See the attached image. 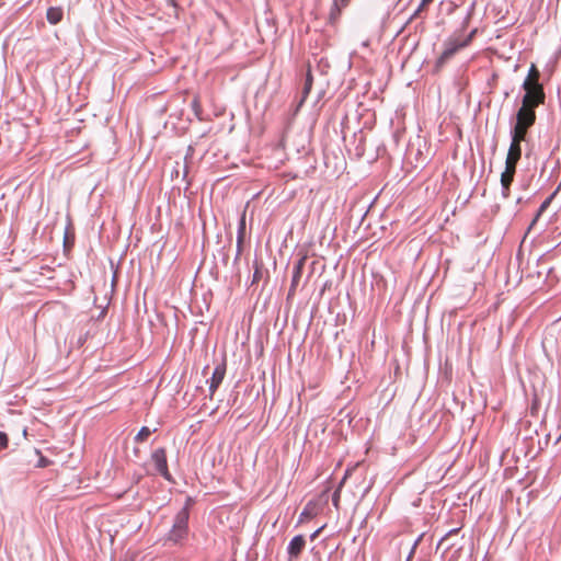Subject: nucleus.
I'll use <instances>...</instances> for the list:
<instances>
[{
    "label": "nucleus",
    "instance_id": "f257e3e1",
    "mask_svg": "<svg viewBox=\"0 0 561 561\" xmlns=\"http://www.w3.org/2000/svg\"><path fill=\"white\" fill-rule=\"evenodd\" d=\"M522 157L520 142L511 141L508 152L505 160V170L501 174V184L503 186V196L505 198L510 195V186L514 180L516 165Z\"/></svg>",
    "mask_w": 561,
    "mask_h": 561
},
{
    "label": "nucleus",
    "instance_id": "f03ea898",
    "mask_svg": "<svg viewBox=\"0 0 561 561\" xmlns=\"http://www.w3.org/2000/svg\"><path fill=\"white\" fill-rule=\"evenodd\" d=\"M476 34L477 28L472 30L466 37L457 34H453L450 37H448V39L444 43L443 53L437 58L436 67L442 68L450 58L455 56L457 51L467 47L472 42Z\"/></svg>",
    "mask_w": 561,
    "mask_h": 561
},
{
    "label": "nucleus",
    "instance_id": "7ed1b4c3",
    "mask_svg": "<svg viewBox=\"0 0 561 561\" xmlns=\"http://www.w3.org/2000/svg\"><path fill=\"white\" fill-rule=\"evenodd\" d=\"M190 500L175 515L173 526L168 534V539L174 543L181 542L188 535Z\"/></svg>",
    "mask_w": 561,
    "mask_h": 561
},
{
    "label": "nucleus",
    "instance_id": "20e7f679",
    "mask_svg": "<svg viewBox=\"0 0 561 561\" xmlns=\"http://www.w3.org/2000/svg\"><path fill=\"white\" fill-rule=\"evenodd\" d=\"M525 94L522 99L523 104H527L533 107H538L546 101V93L543 85H523Z\"/></svg>",
    "mask_w": 561,
    "mask_h": 561
},
{
    "label": "nucleus",
    "instance_id": "39448f33",
    "mask_svg": "<svg viewBox=\"0 0 561 561\" xmlns=\"http://www.w3.org/2000/svg\"><path fill=\"white\" fill-rule=\"evenodd\" d=\"M150 459L152 463L154 465V468L158 473H160L165 480L171 481L172 477L168 468V460H167V450L164 447H160L154 449L151 455Z\"/></svg>",
    "mask_w": 561,
    "mask_h": 561
},
{
    "label": "nucleus",
    "instance_id": "423d86ee",
    "mask_svg": "<svg viewBox=\"0 0 561 561\" xmlns=\"http://www.w3.org/2000/svg\"><path fill=\"white\" fill-rule=\"evenodd\" d=\"M536 107L529 106L527 104H523L516 113V123L517 126H523L526 128H530L536 122Z\"/></svg>",
    "mask_w": 561,
    "mask_h": 561
},
{
    "label": "nucleus",
    "instance_id": "0eeeda50",
    "mask_svg": "<svg viewBox=\"0 0 561 561\" xmlns=\"http://www.w3.org/2000/svg\"><path fill=\"white\" fill-rule=\"evenodd\" d=\"M306 262H307V255L305 254L295 263V265L293 267L291 284H290V287L288 290L289 297L295 295L296 289L300 284Z\"/></svg>",
    "mask_w": 561,
    "mask_h": 561
},
{
    "label": "nucleus",
    "instance_id": "6e6552de",
    "mask_svg": "<svg viewBox=\"0 0 561 561\" xmlns=\"http://www.w3.org/2000/svg\"><path fill=\"white\" fill-rule=\"evenodd\" d=\"M225 375H226V363L222 362L215 367L211 378L209 380L210 398H213L214 393L216 392V390L222 382Z\"/></svg>",
    "mask_w": 561,
    "mask_h": 561
},
{
    "label": "nucleus",
    "instance_id": "1a4fd4ad",
    "mask_svg": "<svg viewBox=\"0 0 561 561\" xmlns=\"http://www.w3.org/2000/svg\"><path fill=\"white\" fill-rule=\"evenodd\" d=\"M306 540L302 535L295 536L288 545V554L290 559H296L302 552Z\"/></svg>",
    "mask_w": 561,
    "mask_h": 561
},
{
    "label": "nucleus",
    "instance_id": "9d476101",
    "mask_svg": "<svg viewBox=\"0 0 561 561\" xmlns=\"http://www.w3.org/2000/svg\"><path fill=\"white\" fill-rule=\"evenodd\" d=\"M540 71L535 64H531L523 85H542L540 82Z\"/></svg>",
    "mask_w": 561,
    "mask_h": 561
},
{
    "label": "nucleus",
    "instance_id": "9b49d317",
    "mask_svg": "<svg viewBox=\"0 0 561 561\" xmlns=\"http://www.w3.org/2000/svg\"><path fill=\"white\" fill-rule=\"evenodd\" d=\"M350 0H333L331 10H330V21L335 22L341 12L342 9L345 8L348 4Z\"/></svg>",
    "mask_w": 561,
    "mask_h": 561
},
{
    "label": "nucleus",
    "instance_id": "f8f14e48",
    "mask_svg": "<svg viewBox=\"0 0 561 561\" xmlns=\"http://www.w3.org/2000/svg\"><path fill=\"white\" fill-rule=\"evenodd\" d=\"M557 192L552 193L549 197H547L542 204L540 205L535 218L533 219V221L530 222L529 225V228L528 230L533 229L534 226L536 225V222L538 221V219L540 218V216L547 210V208L550 206L552 199L554 198Z\"/></svg>",
    "mask_w": 561,
    "mask_h": 561
},
{
    "label": "nucleus",
    "instance_id": "ddd939ff",
    "mask_svg": "<svg viewBox=\"0 0 561 561\" xmlns=\"http://www.w3.org/2000/svg\"><path fill=\"white\" fill-rule=\"evenodd\" d=\"M312 84H313V77H312L311 70L309 68L307 70L304 88H302V91H301L302 95H301L300 104L304 103L306 101V99L308 98V95H309V93H310V91L312 89Z\"/></svg>",
    "mask_w": 561,
    "mask_h": 561
},
{
    "label": "nucleus",
    "instance_id": "4468645a",
    "mask_svg": "<svg viewBox=\"0 0 561 561\" xmlns=\"http://www.w3.org/2000/svg\"><path fill=\"white\" fill-rule=\"evenodd\" d=\"M529 128L514 125V128L512 130V141L520 142L526 140V136Z\"/></svg>",
    "mask_w": 561,
    "mask_h": 561
},
{
    "label": "nucleus",
    "instance_id": "2eb2a0df",
    "mask_svg": "<svg viewBox=\"0 0 561 561\" xmlns=\"http://www.w3.org/2000/svg\"><path fill=\"white\" fill-rule=\"evenodd\" d=\"M46 18L50 24H57L62 19V10L60 8L51 7L47 10Z\"/></svg>",
    "mask_w": 561,
    "mask_h": 561
},
{
    "label": "nucleus",
    "instance_id": "dca6fc26",
    "mask_svg": "<svg viewBox=\"0 0 561 561\" xmlns=\"http://www.w3.org/2000/svg\"><path fill=\"white\" fill-rule=\"evenodd\" d=\"M153 432H156V430H153ZM152 434V431L147 427V426H142L139 432L137 433V435L135 436V442L136 443H142L145 440L148 439V437Z\"/></svg>",
    "mask_w": 561,
    "mask_h": 561
},
{
    "label": "nucleus",
    "instance_id": "f3484780",
    "mask_svg": "<svg viewBox=\"0 0 561 561\" xmlns=\"http://www.w3.org/2000/svg\"><path fill=\"white\" fill-rule=\"evenodd\" d=\"M245 236V211L242 214L238 228V245L240 247Z\"/></svg>",
    "mask_w": 561,
    "mask_h": 561
},
{
    "label": "nucleus",
    "instance_id": "a211bd4d",
    "mask_svg": "<svg viewBox=\"0 0 561 561\" xmlns=\"http://www.w3.org/2000/svg\"><path fill=\"white\" fill-rule=\"evenodd\" d=\"M313 516H314L313 506L311 505V503H308L300 514L299 522H304L306 519H311Z\"/></svg>",
    "mask_w": 561,
    "mask_h": 561
},
{
    "label": "nucleus",
    "instance_id": "6ab92c4d",
    "mask_svg": "<svg viewBox=\"0 0 561 561\" xmlns=\"http://www.w3.org/2000/svg\"><path fill=\"white\" fill-rule=\"evenodd\" d=\"M434 0H422L419 8L415 10L411 19H415L421 15V13L426 10V8L433 2Z\"/></svg>",
    "mask_w": 561,
    "mask_h": 561
},
{
    "label": "nucleus",
    "instance_id": "aec40b11",
    "mask_svg": "<svg viewBox=\"0 0 561 561\" xmlns=\"http://www.w3.org/2000/svg\"><path fill=\"white\" fill-rule=\"evenodd\" d=\"M347 476H348V471H346V473H345L344 478L342 479V481H341V483H340L339 488L336 489V491H335V492H334V494H333L332 502H333V504H334V506H335V507H337V505H339V501H340V491H341V488H342V485L344 484V482H345V480H346Z\"/></svg>",
    "mask_w": 561,
    "mask_h": 561
},
{
    "label": "nucleus",
    "instance_id": "412c9836",
    "mask_svg": "<svg viewBox=\"0 0 561 561\" xmlns=\"http://www.w3.org/2000/svg\"><path fill=\"white\" fill-rule=\"evenodd\" d=\"M9 445L8 435L4 432H0V451L5 449Z\"/></svg>",
    "mask_w": 561,
    "mask_h": 561
},
{
    "label": "nucleus",
    "instance_id": "4be33fe9",
    "mask_svg": "<svg viewBox=\"0 0 561 561\" xmlns=\"http://www.w3.org/2000/svg\"><path fill=\"white\" fill-rule=\"evenodd\" d=\"M49 463H50V461L47 458L41 456L39 461H38L39 468L47 467Z\"/></svg>",
    "mask_w": 561,
    "mask_h": 561
},
{
    "label": "nucleus",
    "instance_id": "5701e85b",
    "mask_svg": "<svg viewBox=\"0 0 561 561\" xmlns=\"http://www.w3.org/2000/svg\"><path fill=\"white\" fill-rule=\"evenodd\" d=\"M324 527H325V526L323 525L322 527H320L319 529H317L314 533H312V534H311V536H310V539H311V540H314V539L320 535V533L323 530V528H324Z\"/></svg>",
    "mask_w": 561,
    "mask_h": 561
},
{
    "label": "nucleus",
    "instance_id": "b1692460",
    "mask_svg": "<svg viewBox=\"0 0 561 561\" xmlns=\"http://www.w3.org/2000/svg\"><path fill=\"white\" fill-rule=\"evenodd\" d=\"M417 542H419V541L414 542V546H413L412 551H411V553H410V556H409V559H411V557L413 556V553H414V549H415V547L417 546Z\"/></svg>",
    "mask_w": 561,
    "mask_h": 561
},
{
    "label": "nucleus",
    "instance_id": "393cba45",
    "mask_svg": "<svg viewBox=\"0 0 561 561\" xmlns=\"http://www.w3.org/2000/svg\"><path fill=\"white\" fill-rule=\"evenodd\" d=\"M469 20H470V18H469V16H467V18H466V20H465V22H463V28L468 26V24H469Z\"/></svg>",
    "mask_w": 561,
    "mask_h": 561
},
{
    "label": "nucleus",
    "instance_id": "a878e982",
    "mask_svg": "<svg viewBox=\"0 0 561 561\" xmlns=\"http://www.w3.org/2000/svg\"><path fill=\"white\" fill-rule=\"evenodd\" d=\"M257 274H259V272L256 271V272H255V274H254V280H255L256 278H259V275H257Z\"/></svg>",
    "mask_w": 561,
    "mask_h": 561
}]
</instances>
